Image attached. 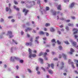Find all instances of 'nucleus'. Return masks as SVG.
I'll return each mask as SVG.
<instances>
[{
	"label": "nucleus",
	"instance_id": "1",
	"mask_svg": "<svg viewBox=\"0 0 78 78\" xmlns=\"http://www.w3.org/2000/svg\"><path fill=\"white\" fill-rule=\"evenodd\" d=\"M28 51H29V53L30 55L29 56V57L30 58H31L32 57H34L36 56V55L35 54H32V50H31L30 48H29Z\"/></svg>",
	"mask_w": 78,
	"mask_h": 78
},
{
	"label": "nucleus",
	"instance_id": "2",
	"mask_svg": "<svg viewBox=\"0 0 78 78\" xmlns=\"http://www.w3.org/2000/svg\"><path fill=\"white\" fill-rule=\"evenodd\" d=\"M18 58L15 57H11V61L14 62V59H18Z\"/></svg>",
	"mask_w": 78,
	"mask_h": 78
},
{
	"label": "nucleus",
	"instance_id": "3",
	"mask_svg": "<svg viewBox=\"0 0 78 78\" xmlns=\"http://www.w3.org/2000/svg\"><path fill=\"white\" fill-rule=\"evenodd\" d=\"M72 45H73V46L74 47H75L76 48H78V46H76V42H73Z\"/></svg>",
	"mask_w": 78,
	"mask_h": 78
},
{
	"label": "nucleus",
	"instance_id": "4",
	"mask_svg": "<svg viewBox=\"0 0 78 78\" xmlns=\"http://www.w3.org/2000/svg\"><path fill=\"white\" fill-rule=\"evenodd\" d=\"M70 51L71 52H69V55H72L73 54V52H74V50H73L72 48H71L70 50Z\"/></svg>",
	"mask_w": 78,
	"mask_h": 78
},
{
	"label": "nucleus",
	"instance_id": "5",
	"mask_svg": "<svg viewBox=\"0 0 78 78\" xmlns=\"http://www.w3.org/2000/svg\"><path fill=\"white\" fill-rule=\"evenodd\" d=\"M23 12H25V15L26 16L28 12V10H26L25 9H23Z\"/></svg>",
	"mask_w": 78,
	"mask_h": 78
},
{
	"label": "nucleus",
	"instance_id": "6",
	"mask_svg": "<svg viewBox=\"0 0 78 78\" xmlns=\"http://www.w3.org/2000/svg\"><path fill=\"white\" fill-rule=\"evenodd\" d=\"M51 42L52 43H54V44H52V45L53 46H54V45H55V44H56V41H55V39H53L51 40Z\"/></svg>",
	"mask_w": 78,
	"mask_h": 78
},
{
	"label": "nucleus",
	"instance_id": "7",
	"mask_svg": "<svg viewBox=\"0 0 78 78\" xmlns=\"http://www.w3.org/2000/svg\"><path fill=\"white\" fill-rule=\"evenodd\" d=\"M32 30V28L30 27H28L27 28V29L25 30V31L26 32H27V31H31Z\"/></svg>",
	"mask_w": 78,
	"mask_h": 78
},
{
	"label": "nucleus",
	"instance_id": "8",
	"mask_svg": "<svg viewBox=\"0 0 78 78\" xmlns=\"http://www.w3.org/2000/svg\"><path fill=\"white\" fill-rule=\"evenodd\" d=\"M26 46H28V45H30L31 46L32 45V43H26Z\"/></svg>",
	"mask_w": 78,
	"mask_h": 78
},
{
	"label": "nucleus",
	"instance_id": "9",
	"mask_svg": "<svg viewBox=\"0 0 78 78\" xmlns=\"http://www.w3.org/2000/svg\"><path fill=\"white\" fill-rule=\"evenodd\" d=\"M74 5H75V3L74 2L72 3L70 5V8H72V7H73V6H74Z\"/></svg>",
	"mask_w": 78,
	"mask_h": 78
},
{
	"label": "nucleus",
	"instance_id": "10",
	"mask_svg": "<svg viewBox=\"0 0 78 78\" xmlns=\"http://www.w3.org/2000/svg\"><path fill=\"white\" fill-rule=\"evenodd\" d=\"M49 73H50V74H51V75H52L53 74V72L51 70H49L48 71Z\"/></svg>",
	"mask_w": 78,
	"mask_h": 78
},
{
	"label": "nucleus",
	"instance_id": "11",
	"mask_svg": "<svg viewBox=\"0 0 78 78\" xmlns=\"http://www.w3.org/2000/svg\"><path fill=\"white\" fill-rule=\"evenodd\" d=\"M62 56H63L65 59H67V56H66V55H65V54L63 53L62 54Z\"/></svg>",
	"mask_w": 78,
	"mask_h": 78
},
{
	"label": "nucleus",
	"instance_id": "12",
	"mask_svg": "<svg viewBox=\"0 0 78 78\" xmlns=\"http://www.w3.org/2000/svg\"><path fill=\"white\" fill-rule=\"evenodd\" d=\"M39 60L41 62V64H43L44 63V62L43 61V59H42L40 58H39Z\"/></svg>",
	"mask_w": 78,
	"mask_h": 78
},
{
	"label": "nucleus",
	"instance_id": "13",
	"mask_svg": "<svg viewBox=\"0 0 78 78\" xmlns=\"http://www.w3.org/2000/svg\"><path fill=\"white\" fill-rule=\"evenodd\" d=\"M58 9V10H61V5H59L57 7Z\"/></svg>",
	"mask_w": 78,
	"mask_h": 78
},
{
	"label": "nucleus",
	"instance_id": "14",
	"mask_svg": "<svg viewBox=\"0 0 78 78\" xmlns=\"http://www.w3.org/2000/svg\"><path fill=\"white\" fill-rule=\"evenodd\" d=\"M14 8H15V9H16L17 11H19V9L18 8H16V6L15 5H14L13 6Z\"/></svg>",
	"mask_w": 78,
	"mask_h": 78
},
{
	"label": "nucleus",
	"instance_id": "15",
	"mask_svg": "<svg viewBox=\"0 0 78 78\" xmlns=\"http://www.w3.org/2000/svg\"><path fill=\"white\" fill-rule=\"evenodd\" d=\"M12 41L13 42H14L15 44H17L18 43H17V42L16 41V40H14V39L12 40Z\"/></svg>",
	"mask_w": 78,
	"mask_h": 78
},
{
	"label": "nucleus",
	"instance_id": "16",
	"mask_svg": "<svg viewBox=\"0 0 78 78\" xmlns=\"http://www.w3.org/2000/svg\"><path fill=\"white\" fill-rule=\"evenodd\" d=\"M63 65H64V63L62 62L61 63L62 66L60 68V69H62V68L64 67V66H63Z\"/></svg>",
	"mask_w": 78,
	"mask_h": 78
},
{
	"label": "nucleus",
	"instance_id": "17",
	"mask_svg": "<svg viewBox=\"0 0 78 78\" xmlns=\"http://www.w3.org/2000/svg\"><path fill=\"white\" fill-rule=\"evenodd\" d=\"M7 35V36H9V37H10V31H8Z\"/></svg>",
	"mask_w": 78,
	"mask_h": 78
},
{
	"label": "nucleus",
	"instance_id": "18",
	"mask_svg": "<svg viewBox=\"0 0 78 78\" xmlns=\"http://www.w3.org/2000/svg\"><path fill=\"white\" fill-rule=\"evenodd\" d=\"M39 33V34H44V32H43L42 31H40Z\"/></svg>",
	"mask_w": 78,
	"mask_h": 78
},
{
	"label": "nucleus",
	"instance_id": "19",
	"mask_svg": "<svg viewBox=\"0 0 78 78\" xmlns=\"http://www.w3.org/2000/svg\"><path fill=\"white\" fill-rule=\"evenodd\" d=\"M71 65L73 68V69H74V68H75V66H74V65H73V62H71Z\"/></svg>",
	"mask_w": 78,
	"mask_h": 78
},
{
	"label": "nucleus",
	"instance_id": "20",
	"mask_svg": "<svg viewBox=\"0 0 78 78\" xmlns=\"http://www.w3.org/2000/svg\"><path fill=\"white\" fill-rule=\"evenodd\" d=\"M10 38L11 37H12L14 36L12 35V32H10Z\"/></svg>",
	"mask_w": 78,
	"mask_h": 78
},
{
	"label": "nucleus",
	"instance_id": "21",
	"mask_svg": "<svg viewBox=\"0 0 78 78\" xmlns=\"http://www.w3.org/2000/svg\"><path fill=\"white\" fill-rule=\"evenodd\" d=\"M50 24L49 23H46L45 24L46 27H48V26H50Z\"/></svg>",
	"mask_w": 78,
	"mask_h": 78
},
{
	"label": "nucleus",
	"instance_id": "22",
	"mask_svg": "<svg viewBox=\"0 0 78 78\" xmlns=\"http://www.w3.org/2000/svg\"><path fill=\"white\" fill-rule=\"evenodd\" d=\"M9 8L8 7H6L5 8V11H6L7 12H8V11H9Z\"/></svg>",
	"mask_w": 78,
	"mask_h": 78
},
{
	"label": "nucleus",
	"instance_id": "23",
	"mask_svg": "<svg viewBox=\"0 0 78 78\" xmlns=\"http://www.w3.org/2000/svg\"><path fill=\"white\" fill-rule=\"evenodd\" d=\"M55 31V29H54L51 28V32H53V31Z\"/></svg>",
	"mask_w": 78,
	"mask_h": 78
},
{
	"label": "nucleus",
	"instance_id": "24",
	"mask_svg": "<svg viewBox=\"0 0 78 78\" xmlns=\"http://www.w3.org/2000/svg\"><path fill=\"white\" fill-rule=\"evenodd\" d=\"M43 55V52H41L39 53V56H41V55Z\"/></svg>",
	"mask_w": 78,
	"mask_h": 78
},
{
	"label": "nucleus",
	"instance_id": "25",
	"mask_svg": "<svg viewBox=\"0 0 78 78\" xmlns=\"http://www.w3.org/2000/svg\"><path fill=\"white\" fill-rule=\"evenodd\" d=\"M68 26H70L71 27H72V26H73V24L69 23V24H68Z\"/></svg>",
	"mask_w": 78,
	"mask_h": 78
},
{
	"label": "nucleus",
	"instance_id": "26",
	"mask_svg": "<svg viewBox=\"0 0 78 78\" xmlns=\"http://www.w3.org/2000/svg\"><path fill=\"white\" fill-rule=\"evenodd\" d=\"M54 66V65L53 64H51V67L52 69H53V66Z\"/></svg>",
	"mask_w": 78,
	"mask_h": 78
},
{
	"label": "nucleus",
	"instance_id": "27",
	"mask_svg": "<svg viewBox=\"0 0 78 78\" xmlns=\"http://www.w3.org/2000/svg\"><path fill=\"white\" fill-rule=\"evenodd\" d=\"M78 29L74 28L73 30V31H78Z\"/></svg>",
	"mask_w": 78,
	"mask_h": 78
},
{
	"label": "nucleus",
	"instance_id": "28",
	"mask_svg": "<svg viewBox=\"0 0 78 78\" xmlns=\"http://www.w3.org/2000/svg\"><path fill=\"white\" fill-rule=\"evenodd\" d=\"M71 60L70 59H69L68 60V63L69 64H70L71 63Z\"/></svg>",
	"mask_w": 78,
	"mask_h": 78
},
{
	"label": "nucleus",
	"instance_id": "29",
	"mask_svg": "<svg viewBox=\"0 0 78 78\" xmlns=\"http://www.w3.org/2000/svg\"><path fill=\"white\" fill-rule=\"evenodd\" d=\"M27 70L28 72H29V73H31L32 72L31 70L29 69H27Z\"/></svg>",
	"mask_w": 78,
	"mask_h": 78
},
{
	"label": "nucleus",
	"instance_id": "30",
	"mask_svg": "<svg viewBox=\"0 0 78 78\" xmlns=\"http://www.w3.org/2000/svg\"><path fill=\"white\" fill-rule=\"evenodd\" d=\"M74 62H77V63H78V60H76V59H74Z\"/></svg>",
	"mask_w": 78,
	"mask_h": 78
},
{
	"label": "nucleus",
	"instance_id": "31",
	"mask_svg": "<svg viewBox=\"0 0 78 78\" xmlns=\"http://www.w3.org/2000/svg\"><path fill=\"white\" fill-rule=\"evenodd\" d=\"M49 7H47L46 8V11H48L49 10Z\"/></svg>",
	"mask_w": 78,
	"mask_h": 78
},
{
	"label": "nucleus",
	"instance_id": "32",
	"mask_svg": "<svg viewBox=\"0 0 78 78\" xmlns=\"http://www.w3.org/2000/svg\"><path fill=\"white\" fill-rule=\"evenodd\" d=\"M58 48L60 50H61L62 48V47H61V46H59L58 47Z\"/></svg>",
	"mask_w": 78,
	"mask_h": 78
},
{
	"label": "nucleus",
	"instance_id": "33",
	"mask_svg": "<svg viewBox=\"0 0 78 78\" xmlns=\"http://www.w3.org/2000/svg\"><path fill=\"white\" fill-rule=\"evenodd\" d=\"M3 21H4V20H3V19L2 18L1 19L0 22H3Z\"/></svg>",
	"mask_w": 78,
	"mask_h": 78
},
{
	"label": "nucleus",
	"instance_id": "34",
	"mask_svg": "<svg viewBox=\"0 0 78 78\" xmlns=\"http://www.w3.org/2000/svg\"><path fill=\"white\" fill-rule=\"evenodd\" d=\"M52 14L53 15H56V12L54 11L53 12Z\"/></svg>",
	"mask_w": 78,
	"mask_h": 78
},
{
	"label": "nucleus",
	"instance_id": "35",
	"mask_svg": "<svg viewBox=\"0 0 78 78\" xmlns=\"http://www.w3.org/2000/svg\"><path fill=\"white\" fill-rule=\"evenodd\" d=\"M57 42L58 44H61V42H60L59 41L57 40Z\"/></svg>",
	"mask_w": 78,
	"mask_h": 78
},
{
	"label": "nucleus",
	"instance_id": "36",
	"mask_svg": "<svg viewBox=\"0 0 78 78\" xmlns=\"http://www.w3.org/2000/svg\"><path fill=\"white\" fill-rule=\"evenodd\" d=\"M58 33L59 34H61V31H57Z\"/></svg>",
	"mask_w": 78,
	"mask_h": 78
},
{
	"label": "nucleus",
	"instance_id": "37",
	"mask_svg": "<svg viewBox=\"0 0 78 78\" xmlns=\"http://www.w3.org/2000/svg\"><path fill=\"white\" fill-rule=\"evenodd\" d=\"M14 3L16 5H17V4H18L17 2L16 1H14Z\"/></svg>",
	"mask_w": 78,
	"mask_h": 78
},
{
	"label": "nucleus",
	"instance_id": "38",
	"mask_svg": "<svg viewBox=\"0 0 78 78\" xmlns=\"http://www.w3.org/2000/svg\"><path fill=\"white\" fill-rule=\"evenodd\" d=\"M33 53H36L37 52V51L36 50H34L33 51Z\"/></svg>",
	"mask_w": 78,
	"mask_h": 78
},
{
	"label": "nucleus",
	"instance_id": "39",
	"mask_svg": "<svg viewBox=\"0 0 78 78\" xmlns=\"http://www.w3.org/2000/svg\"><path fill=\"white\" fill-rule=\"evenodd\" d=\"M66 30H69V28L67 27H66Z\"/></svg>",
	"mask_w": 78,
	"mask_h": 78
},
{
	"label": "nucleus",
	"instance_id": "40",
	"mask_svg": "<svg viewBox=\"0 0 78 78\" xmlns=\"http://www.w3.org/2000/svg\"><path fill=\"white\" fill-rule=\"evenodd\" d=\"M13 49V48H12L11 49V52H12H12H13V50H12Z\"/></svg>",
	"mask_w": 78,
	"mask_h": 78
},
{
	"label": "nucleus",
	"instance_id": "41",
	"mask_svg": "<svg viewBox=\"0 0 78 78\" xmlns=\"http://www.w3.org/2000/svg\"><path fill=\"white\" fill-rule=\"evenodd\" d=\"M64 42L66 44H69V42L68 41H65Z\"/></svg>",
	"mask_w": 78,
	"mask_h": 78
},
{
	"label": "nucleus",
	"instance_id": "42",
	"mask_svg": "<svg viewBox=\"0 0 78 78\" xmlns=\"http://www.w3.org/2000/svg\"><path fill=\"white\" fill-rule=\"evenodd\" d=\"M48 67H47V68H46L47 69H48L49 67H50V64H48Z\"/></svg>",
	"mask_w": 78,
	"mask_h": 78
},
{
	"label": "nucleus",
	"instance_id": "43",
	"mask_svg": "<svg viewBox=\"0 0 78 78\" xmlns=\"http://www.w3.org/2000/svg\"><path fill=\"white\" fill-rule=\"evenodd\" d=\"M38 69H39V67L38 66H37L36 67V70L37 71L38 70Z\"/></svg>",
	"mask_w": 78,
	"mask_h": 78
},
{
	"label": "nucleus",
	"instance_id": "44",
	"mask_svg": "<svg viewBox=\"0 0 78 78\" xmlns=\"http://www.w3.org/2000/svg\"><path fill=\"white\" fill-rule=\"evenodd\" d=\"M69 0H64L65 2H69Z\"/></svg>",
	"mask_w": 78,
	"mask_h": 78
},
{
	"label": "nucleus",
	"instance_id": "45",
	"mask_svg": "<svg viewBox=\"0 0 78 78\" xmlns=\"http://www.w3.org/2000/svg\"><path fill=\"white\" fill-rule=\"evenodd\" d=\"M15 21V20H14V19H12L11 20V22H14Z\"/></svg>",
	"mask_w": 78,
	"mask_h": 78
},
{
	"label": "nucleus",
	"instance_id": "46",
	"mask_svg": "<svg viewBox=\"0 0 78 78\" xmlns=\"http://www.w3.org/2000/svg\"><path fill=\"white\" fill-rule=\"evenodd\" d=\"M3 37V36L2 35H0V38L1 39Z\"/></svg>",
	"mask_w": 78,
	"mask_h": 78
},
{
	"label": "nucleus",
	"instance_id": "47",
	"mask_svg": "<svg viewBox=\"0 0 78 78\" xmlns=\"http://www.w3.org/2000/svg\"><path fill=\"white\" fill-rule=\"evenodd\" d=\"M41 69H42L43 70V71H44V72H45V69H44V68L43 67H41Z\"/></svg>",
	"mask_w": 78,
	"mask_h": 78
},
{
	"label": "nucleus",
	"instance_id": "48",
	"mask_svg": "<svg viewBox=\"0 0 78 78\" xmlns=\"http://www.w3.org/2000/svg\"><path fill=\"white\" fill-rule=\"evenodd\" d=\"M37 74H38V75H39V74H40V73H40V72H39V71H38V72H37Z\"/></svg>",
	"mask_w": 78,
	"mask_h": 78
},
{
	"label": "nucleus",
	"instance_id": "49",
	"mask_svg": "<svg viewBox=\"0 0 78 78\" xmlns=\"http://www.w3.org/2000/svg\"><path fill=\"white\" fill-rule=\"evenodd\" d=\"M54 60L55 61H57V60H58V58H55L54 59Z\"/></svg>",
	"mask_w": 78,
	"mask_h": 78
},
{
	"label": "nucleus",
	"instance_id": "50",
	"mask_svg": "<svg viewBox=\"0 0 78 78\" xmlns=\"http://www.w3.org/2000/svg\"><path fill=\"white\" fill-rule=\"evenodd\" d=\"M47 53L45 52V53H44V56H45V55H47Z\"/></svg>",
	"mask_w": 78,
	"mask_h": 78
},
{
	"label": "nucleus",
	"instance_id": "51",
	"mask_svg": "<svg viewBox=\"0 0 78 78\" xmlns=\"http://www.w3.org/2000/svg\"><path fill=\"white\" fill-rule=\"evenodd\" d=\"M40 1H37V4L39 5V4H40Z\"/></svg>",
	"mask_w": 78,
	"mask_h": 78
},
{
	"label": "nucleus",
	"instance_id": "52",
	"mask_svg": "<svg viewBox=\"0 0 78 78\" xmlns=\"http://www.w3.org/2000/svg\"><path fill=\"white\" fill-rule=\"evenodd\" d=\"M45 34L46 35V36H48L49 34H48V33H47V32H46L45 33Z\"/></svg>",
	"mask_w": 78,
	"mask_h": 78
},
{
	"label": "nucleus",
	"instance_id": "53",
	"mask_svg": "<svg viewBox=\"0 0 78 78\" xmlns=\"http://www.w3.org/2000/svg\"><path fill=\"white\" fill-rule=\"evenodd\" d=\"M74 37H75V38H76L77 37H78V36H77L76 35H75Z\"/></svg>",
	"mask_w": 78,
	"mask_h": 78
},
{
	"label": "nucleus",
	"instance_id": "54",
	"mask_svg": "<svg viewBox=\"0 0 78 78\" xmlns=\"http://www.w3.org/2000/svg\"><path fill=\"white\" fill-rule=\"evenodd\" d=\"M61 30L62 31H64V30L63 29H61Z\"/></svg>",
	"mask_w": 78,
	"mask_h": 78
},
{
	"label": "nucleus",
	"instance_id": "55",
	"mask_svg": "<svg viewBox=\"0 0 78 78\" xmlns=\"http://www.w3.org/2000/svg\"><path fill=\"white\" fill-rule=\"evenodd\" d=\"M75 72L76 73V74H78V73L76 71H75Z\"/></svg>",
	"mask_w": 78,
	"mask_h": 78
},
{
	"label": "nucleus",
	"instance_id": "56",
	"mask_svg": "<svg viewBox=\"0 0 78 78\" xmlns=\"http://www.w3.org/2000/svg\"><path fill=\"white\" fill-rule=\"evenodd\" d=\"M33 33H36V31H35V30H33Z\"/></svg>",
	"mask_w": 78,
	"mask_h": 78
},
{
	"label": "nucleus",
	"instance_id": "57",
	"mask_svg": "<svg viewBox=\"0 0 78 78\" xmlns=\"http://www.w3.org/2000/svg\"><path fill=\"white\" fill-rule=\"evenodd\" d=\"M77 33V31H76V32H74V34H76Z\"/></svg>",
	"mask_w": 78,
	"mask_h": 78
},
{
	"label": "nucleus",
	"instance_id": "58",
	"mask_svg": "<svg viewBox=\"0 0 78 78\" xmlns=\"http://www.w3.org/2000/svg\"><path fill=\"white\" fill-rule=\"evenodd\" d=\"M45 60H48V58H47L45 57L44 58Z\"/></svg>",
	"mask_w": 78,
	"mask_h": 78
},
{
	"label": "nucleus",
	"instance_id": "59",
	"mask_svg": "<svg viewBox=\"0 0 78 78\" xmlns=\"http://www.w3.org/2000/svg\"><path fill=\"white\" fill-rule=\"evenodd\" d=\"M35 42L36 43H37V44H38V41H37V40H36L35 41Z\"/></svg>",
	"mask_w": 78,
	"mask_h": 78
},
{
	"label": "nucleus",
	"instance_id": "60",
	"mask_svg": "<svg viewBox=\"0 0 78 78\" xmlns=\"http://www.w3.org/2000/svg\"><path fill=\"white\" fill-rule=\"evenodd\" d=\"M39 37H36V39H39Z\"/></svg>",
	"mask_w": 78,
	"mask_h": 78
},
{
	"label": "nucleus",
	"instance_id": "61",
	"mask_svg": "<svg viewBox=\"0 0 78 78\" xmlns=\"http://www.w3.org/2000/svg\"><path fill=\"white\" fill-rule=\"evenodd\" d=\"M21 34L22 35H23V32L21 31Z\"/></svg>",
	"mask_w": 78,
	"mask_h": 78
},
{
	"label": "nucleus",
	"instance_id": "62",
	"mask_svg": "<svg viewBox=\"0 0 78 78\" xmlns=\"http://www.w3.org/2000/svg\"><path fill=\"white\" fill-rule=\"evenodd\" d=\"M16 68L17 70H18V69H19V66H16Z\"/></svg>",
	"mask_w": 78,
	"mask_h": 78
},
{
	"label": "nucleus",
	"instance_id": "63",
	"mask_svg": "<svg viewBox=\"0 0 78 78\" xmlns=\"http://www.w3.org/2000/svg\"><path fill=\"white\" fill-rule=\"evenodd\" d=\"M59 58H61V55H59Z\"/></svg>",
	"mask_w": 78,
	"mask_h": 78
},
{
	"label": "nucleus",
	"instance_id": "64",
	"mask_svg": "<svg viewBox=\"0 0 78 78\" xmlns=\"http://www.w3.org/2000/svg\"><path fill=\"white\" fill-rule=\"evenodd\" d=\"M23 62V60H21L20 61V62L22 63V62Z\"/></svg>",
	"mask_w": 78,
	"mask_h": 78
}]
</instances>
